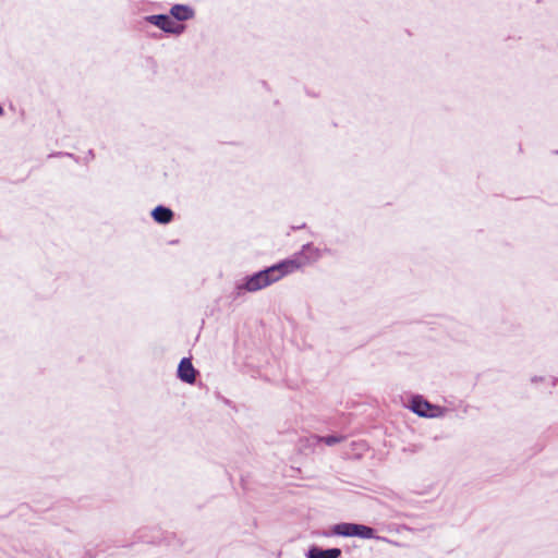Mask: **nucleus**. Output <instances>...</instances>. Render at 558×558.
<instances>
[{
	"label": "nucleus",
	"mask_w": 558,
	"mask_h": 558,
	"mask_svg": "<svg viewBox=\"0 0 558 558\" xmlns=\"http://www.w3.org/2000/svg\"><path fill=\"white\" fill-rule=\"evenodd\" d=\"M173 211L163 205H158L151 210L153 219L161 225H167L173 220Z\"/></svg>",
	"instance_id": "obj_8"
},
{
	"label": "nucleus",
	"mask_w": 558,
	"mask_h": 558,
	"mask_svg": "<svg viewBox=\"0 0 558 558\" xmlns=\"http://www.w3.org/2000/svg\"><path fill=\"white\" fill-rule=\"evenodd\" d=\"M409 409L422 417H437L441 414L440 407L432 404L420 395L411 397Z\"/></svg>",
	"instance_id": "obj_4"
},
{
	"label": "nucleus",
	"mask_w": 558,
	"mask_h": 558,
	"mask_svg": "<svg viewBox=\"0 0 558 558\" xmlns=\"http://www.w3.org/2000/svg\"><path fill=\"white\" fill-rule=\"evenodd\" d=\"M301 265L302 264L298 259L288 258L252 275H248L244 277L242 283L236 286V290L239 291L238 293L240 294L242 290L247 292H256L262 290L299 269Z\"/></svg>",
	"instance_id": "obj_1"
},
{
	"label": "nucleus",
	"mask_w": 558,
	"mask_h": 558,
	"mask_svg": "<svg viewBox=\"0 0 558 558\" xmlns=\"http://www.w3.org/2000/svg\"><path fill=\"white\" fill-rule=\"evenodd\" d=\"M542 380H543V377H537V376H534V377H532V379H531V381H532V383H534V384L539 383V381H542Z\"/></svg>",
	"instance_id": "obj_12"
},
{
	"label": "nucleus",
	"mask_w": 558,
	"mask_h": 558,
	"mask_svg": "<svg viewBox=\"0 0 558 558\" xmlns=\"http://www.w3.org/2000/svg\"><path fill=\"white\" fill-rule=\"evenodd\" d=\"M145 21L168 34L180 35L185 29V25L175 23L170 14L147 15Z\"/></svg>",
	"instance_id": "obj_3"
},
{
	"label": "nucleus",
	"mask_w": 558,
	"mask_h": 558,
	"mask_svg": "<svg viewBox=\"0 0 558 558\" xmlns=\"http://www.w3.org/2000/svg\"><path fill=\"white\" fill-rule=\"evenodd\" d=\"M300 256H306L307 260H310L311 258L317 259L319 257V251L318 248L314 247L313 244L307 243L302 246Z\"/></svg>",
	"instance_id": "obj_9"
},
{
	"label": "nucleus",
	"mask_w": 558,
	"mask_h": 558,
	"mask_svg": "<svg viewBox=\"0 0 558 558\" xmlns=\"http://www.w3.org/2000/svg\"><path fill=\"white\" fill-rule=\"evenodd\" d=\"M402 515H403L402 513L397 512L393 517H395V518H400V517H402Z\"/></svg>",
	"instance_id": "obj_14"
},
{
	"label": "nucleus",
	"mask_w": 558,
	"mask_h": 558,
	"mask_svg": "<svg viewBox=\"0 0 558 558\" xmlns=\"http://www.w3.org/2000/svg\"><path fill=\"white\" fill-rule=\"evenodd\" d=\"M87 157H89L90 159H93V158H94V153H93V150H92V149L88 151Z\"/></svg>",
	"instance_id": "obj_13"
},
{
	"label": "nucleus",
	"mask_w": 558,
	"mask_h": 558,
	"mask_svg": "<svg viewBox=\"0 0 558 558\" xmlns=\"http://www.w3.org/2000/svg\"><path fill=\"white\" fill-rule=\"evenodd\" d=\"M322 440L327 446H333V445L339 444L340 441H342L343 437L342 436H337V435H327V436L323 437Z\"/></svg>",
	"instance_id": "obj_10"
},
{
	"label": "nucleus",
	"mask_w": 558,
	"mask_h": 558,
	"mask_svg": "<svg viewBox=\"0 0 558 558\" xmlns=\"http://www.w3.org/2000/svg\"><path fill=\"white\" fill-rule=\"evenodd\" d=\"M197 371L192 364L191 359L183 357L178 366L177 375L180 380L186 384H194L196 380Z\"/></svg>",
	"instance_id": "obj_5"
},
{
	"label": "nucleus",
	"mask_w": 558,
	"mask_h": 558,
	"mask_svg": "<svg viewBox=\"0 0 558 558\" xmlns=\"http://www.w3.org/2000/svg\"><path fill=\"white\" fill-rule=\"evenodd\" d=\"M331 534L342 537H360L363 539L376 538L378 541L392 543V541L388 539L387 537L376 536L375 529L360 523L341 522L333 524L331 526ZM393 544L396 543L393 542Z\"/></svg>",
	"instance_id": "obj_2"
},
{
	"label": "nucleus",
	"mask_w": 558,
	"mask_h": 558,
	"mask_svg": "<svg viewBox=\"0 0 558 558\" xmlns=\"http://www.w3.org/2000/svg\"><path fill=\"white\" fill-rule=\"evenodd\" d=\"M53 156H68V157H71V158H74L75 160H77V158L71 153H57V154L49 155V157H53Z\"/></svg>",
	"instance_id": "obj_11"
},
{
	"label": "nucleus",
	"mask_w": 558,
	"mask_h": 558,
	"mask_svg": "<svg viewBox=\"0 0 558 558\" xmlns=\"http://www.w3.org/2000/svg\"><path fill=\"white\" fill-rule=\"evenodd\" d=\"M195 11L187 4H174L170 9V16L178 22H185L193 19Z\"/></svg>",
	"instance_id": "obj_7"
},
{
	"label": "nucleus",
	"mask_w": 558,
	"mask_h": 558,
	"mask_svg": "<svg viewBox=\"0 0 558 558\" xmlns=\"http://www.w3.org/2000/svg\"><path fill=\"white\" fill-rule=\"evenodd\" d=\"M342 555V550L337 547L322 548L317 545L311 546L305 556L306 558H339Z\"/></svg>",
	"instance_id": "obj_6"
},
{
	"label": "nucleus",
	"mask_w": 558,
	"mask_h": 558,
	"mask_svg": "<svg viewBox=\"0 0 558 558\" xmlns=\"http://www.w3.org/2000/svg\"><path fill=\"white\" fill-rule=\"evenodd\" d=\"M3 112H4V111H3V108H2V106L0 105V116H2V114H3Z\"/></svg>",
	"instance_id": "obj_15"
}]
</instances>
